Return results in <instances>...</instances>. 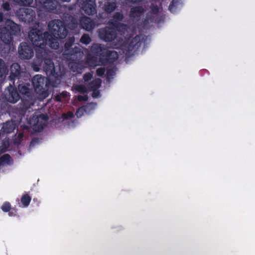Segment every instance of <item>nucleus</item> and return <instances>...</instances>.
<instances>
[{
	"mask_svg": "<svg viewBox=\"0 0 255 255\" xmlns=\"http://www.w3.org/2000/svg\"><path fill=\"white\" fill-rule=\"evenodd\" d=\"M20 30L19 25L10 19H6L4 25H0V39L4 44L5 52L9 51L13 36L17 35Z\"/></svg>",
	"mask_w": 255,
	"mask_h": 255,
	"instance_id": "1",
	"label": "nucleus"
},
{
	"mask_svg": "<svg viewBox=\"0 0 255 255\" xmlns=\"http://www.w3.org/2000/svg\"><path fill=\"white\" fill-rule=\"evenodd\" d=\"M75 42L74 36L69 37L64 44L63 57L72 62L79 61L83 57V52L81 49L77 46L71 48Z\"/></svg>",
	"mask_w": 255,
	"mask_h": 255,
	"instance_id": "2",
	"label": "nucleus"
},
{
	"mask_svg": "<svg viewBox=\"0 0 255 255\" xmlns=\"http://www.w3.org/2000/svg\"><path fill=\"white\" fill-rule=\"evenodd\" d=\"M49 26H52L53 36L57 39H64L67 35L68 31L64 22L60 19H55L49 23Z\"/></svg>",
	"mask_w": 255,
	"mask_h": 255,
	"instance_id": "3",
	"label": "nucleus"
},
{
	"mask_svg": "<svg viewBox=\"0 0 255 255\" xmlns=\"http://www.w3.org/2000/svg\"><path fill=\"white\" fill-rule=\"evenodd\" d=\"M32 83L35 92L43 97L48 96V86L45 83V77L40 75H36L32 78Z\"/></svg>",
	"mask_w": 255,
	"mask_h": 255,
	"instance_id": "4",
	"label": "nucleus"
},
{
	"mask_svg": "<svg viewBox=\"0 0 255 255\" xmlns=\"http://www.w3.org/2000/svg\"><path fill=\"white\" fill-rule=\"evenodd\" d=\"M47 32H43L37 28L32 27L28 32V38L33 46L43 45L45 40V34Z\"/></svg>",
	"mask_w": 255,
	"mask_h": 255,
	"instance_id": "5",
	"label": "nucleus"
},
{
	"mask_svg": "<svg viewBox=\"0 0 255 255\" xmlns=\"http://www.w3.org/2000/svg\"><path fill=\"white\" fill-rule=\"evenodd\" d=\"M17 16L19 21L30 23L35 19V12L31 8H22L17 12Z\"/></svg>",
	"mask_w": 255,
	"mask_h": 255,
	"instance_id": "6",
	"label": "nucleus"
},
{
	"mask_svg": "<svg viewBox=\"0 0 255 255\" xmlns=\"http://www.w3.org/2000/svg\"><path fill=\"white\" fill-rule=\"evenodd\" d=\"M18 53L20 59H30L34 55L33 47L30 43L21 42L18 47Z\"/></svg>",
	"mask_w": 255,
	"mask_h": 255,
	"instance_id": "7",
	"label": "nucleus"
},
{
	"mask_svg": "<svg viewBox=\"0 0 255 255\" xmlns=\"http://www.w3.org/2000/svg\"><path fill=\"white\" fill-rule=\"evenodd\" d=\"M18 90L20 94L23 98H30L33 96V90L31 81L29 79H25L24 81L22 79L18 80Z\"/></svg>",
	"mask_w": 255,
	"mask_h": 255,
	"instance_id": "8",
	"label": "nucleus"
},
{
	"mask_svg": "<svg viewBox=\"0 0 255 255\" xmlns=\"http://www.w3.org/2000/svg\"><path fill=\"white\" fill-rule=\"evenodd\" d=\"M98 32L100 38L105 42H111L117 36L116 31L113 28L107 26L100 28Z\"/></svg>",
	"mask_w": 255,
	"mask_h": 255,
	"instance_id": "9",
	"label": "nucleus"
},
{
	"mask_svg": "<svg viewBox=\"0 0 255 255\" xmlns=\"http://www.w3.org/2000/svg\"><path fill=\"white\" fill-rule=\"evenodd\" d=\"M141 45L140 37L136 35L128 43H126L124 50L126 55H132L134 52L138 50Z\"/></svg>",
	"mask_w": 255,
	"mask_h": 255,
	"instance_id": "10",
	"label": "nucleus"
},
{
	"mask_svg": "<svg viewBox=\"0 0 255 255\" xmlns=\"http://www.w3.org/2000/svg\"><path fill=\"white\" fill-rule=\"evenodd\" d=\"M81 5V9L85 13L93 15L97 13L95 0H79Z\"/></svg>",
	"mask_w": 255,
	"mask_h": 255,
	"instance_id": "11",
	"label": "nucleus"
},
{
	"mask_svg": "<svg viewBox=\"0 0 255 255\" xmlns=\"http://www.w3.org/2000/svg\"><path fill=\"white\" fill-rule=\"evenodd\" d=\"M4 98L7 102L14 104L19 100L20 96L16 88L10 85L5 91Z\"/></svg>",
	"mask_w": 255,
	"mask_h": 255,
	"instance_id": "12",
	"label": "nucleus"
},
{
	"mask_svg": "<svg viewBox=\"0 0 255 255\" xmlns=\"http://www.w3.org/2000/svg\"><path fill=\"white\" fill-rule=\"evenodd\" d=\"M41 64L42 65L43 69L47 76H58V73L56 72L54 62L50 58L45 59Z\"/></svg>",
	"mask_w": 255,
	"mask_h": 255,
	"instance_id": "13",
	"label": "nucleus"
},
{
	"mask_svg": "<svg viewBox=\"0 0 255 255\" xmlns=\"http://www.w3.org/2000/svg\"><path fill=\"white\" fill-rule=\"evenodd\" d=\"M33 105L32 97L30 98H24L21 99V103L17 105L16 108L17 113L21 116H23L25 114L26 111Z\"/></svg>",
	"mask_w": 255,
	"mask_h": 255,
	"instance_id": "14",
	"label": "nucleus"
},
{
	"mask_svg": "<svg viewBox=\"0 0 255 255\" xmlns=\"http://www.w3.org/2000/svg\"><path fill=\"white\" fill-rule=\"evenodd\" d=\"M33 105L32 97L30 98H24L21 99V103L17 105L16 108L17 113L21 116H23L25 114L26 111Z\"/></svg>",
	"mask_w": 255,
	"mask_h": 255,
	"instance_id": "15",
	"label": "nucleus"
},
{
	"mask_svg": "<svg viewBox=\"0 0 255 255\" xmlns=\"http://www.w3.org/2000/svg\"><path fill=\"white\" fill-rule=\"evenodd\" d=\"M41 7L47 12H54L58 5L57 0H39Z\"/></svg>",
	"mask_w": 255,
	"mask_h": 255,
	"instance_id": "16",
	"label": "nucleus"
},
{
	"mask_svg": "<svg viewBox=\"0 0 255 255\" xmlns=\"http://www.w3.org/2000/svg\"><path fill=\"white\" fill-rule=\"evenodd\" d=\"M124 18V14L121 12H116L114 14L112 17V23L114 26L117 29H120L121 28L125 29L127 25L124 23H121Z\"/></svg>",
	"mask_w": 255,
	"mask_h": 255,
	"instance_id": "17",
	"label": "nucleus"
},
{
	"mask_svg": "<svg viewBox=\"0 0 255 255\" xmlns=\"http://www.w3.org/2000/svg\"><path fill=\"white\" fill-rule=\"evenodd\" d=\"M10 75L9 78L10 80L14 81L16 79L19 81V80L21 79V77L20 76L21 74V67L19 64L17 63H14L12 64L10 68Z\"/></svg>",
	"mask_w": 255,
	"mask_h": 255,
	"instance_id": "18",
	"label": "nucleus"
},
{
	"mask_svg": "<svg viewBox=\"0 0 255 255\" xmlns=\"http://www.w3.org/2000/svg\"><path fill=\"white\" fill-rule=\"evenodd\" d=\"M34 46L36 47L35 49L36 57L39 64H42L45 59L49 57L48 54L45 49V46L41 45Z\"/></svg>",
	"mask_w": 255,
	"mask_h": 255,
	"instance_id": "19",
	"label": "nucleus"
},
{
	"mask_svg": "<svg viewBox=\"0 0 255 255\" xmlns=\"http://www.w3.org/2000/svg\"><path fill=\"white\" fill-rule=\"evenodd\" d=\"M80 25L83 29L87 31L92 30L95 27V22L91 18L83 16L80 19Z\"/></svg>",
	"mask_w": 255,
	"mask_h": 255,
	"instance_id": "20",
	"label": "nucleus"
},
{
	"mask_svg": "<svg viewBox=\"0 0 255 255\" xmlns=\"http://www.w3.org/2000/svg\"><path fill=\"white\" fill-rule=\"evenodd\" d=\"M107 48L99 43H94L91 48V53L96 56L103 58Z\"/></svg>",
	"mask_w": 255,
	"mask_h": 255,
	"instance_id": "21",
	"label": "nucleus"
},
{
	"mask_svg": "<svg viewBox=\"0 0 255 255\" xmlns=\"http://www.w3.org/2000/svg\"><path fill=\"white\" fill-rule=\"evenodd\" d=\"M46 38L45 42L43 43V45H48L50 47L54 49H57L59 47V44L58 42L53 37V35L49 34L48 32H46L45 34Z\"/></svg>",
	"mask_w": 255,
	"mask_h": 255,
	"instance_id": "22",
	"label": "nucleus"
},
{
	"mask_svg": "<svg viewBox=\"0 0 255 255\" xmlns=\"http://www.w3.org/2000/svg\"><path fill=\"white\" fill-rule=\"evenodd\" d=\"M118 6V2L116 0H107L104 1L102 8L106 13L110 14L114 12Z\"/></svg>",
	"mask_w": 255,
	"mask_h": 255,
	"instance_id": "23",
	"label": "nucleus"
},
{
	"mask_svg": "<svg viewBox=\"0 0 255 255\" xmlns=\"http://www.w3.org/2000/svg\"><path fill=\"white\" fill-rule=\"evenodd\" d=\"M118 58V53L114 50H111L106 49L103 59H104L106 62L112 63Z\"/></svg>",
	"mask_w": 255,
	"mask_h": 255,
	"instance_id": "24",
	"label": "nucleus"
},
{
	"mask_svg": "<svg viewBox=\"0 0 255 255\" xmlns=\"http://www.w3.org/2000/svg\"><path fill=\"white\" fill-rule=\"evenodd\" d=\"M144 9L141 6L133 7L130 9L129 16L131 18H138L144 12Z\"/></svg>",
	"mask_w": 255,
	"mask_h": 255,
	"instance_id": "25",
	"label": "nucleus"
},
{
	"mask_svg": "<svg viewBox=\"0 0 255 255\" xmlns=\"http://www.w3.org/2000/svg\"><path fill=\"white\" fill-rule=\"evenodd\" d=\"M2 128L5 133H10L15 129V125L12 122L8 121L3 125Z\"/></svg>",
	"mask_w": 255,
	"mask_h": 255,
	"instance_id": "26",
	"label": "nucleus"
},
{
	"mask_svg": "<svg viewBox=\"0 0 255 255\" xmlns=\"http://www.w3.org/2000/svg\"><path fill=\"white\" fill-rule=\"evenodd\" d=\"M101 84V80L100 79H96L89 84V88L91 91H96L100 88Z\"/></svg>",
	"mask_w": 255,
	"mask_h": 255,
	"instance_id": "27",
	"label": "nucleus"
},
{
	"mask_svg": "<svg viewBox=\"0 0 255 255\" xmlns=\"http://www.w3.org/2000/svg\"><path fill=\"white\" fill-rule=\"evenodd\" d=\"M8 73V69L4 61L0 58V78L5 77Z\"/></svg>",
	"mask_w": 255,
	"mask_h": 255,
	"instance_id": "28",
	"label": "nucleus"
},
{
	"mask_svg": "<svg viewBox=\"0 0 255 255\" xmlns=\"http://www.w3.org/2000/svg\"><path fill=\"white\" fill-rule=\"evenodd\" d=\"M31 200V197L27 194H25L21 198V202L24 207H26L29 205Z\"/></svg>",
	"mask_w": 255,
	"mask_h": 255,
	"instance_id": "29",
	"label": "nucleus"
},
{
	"mask_svg": "<svg viewBox=\"0 0 255 255\" xmlns=\"http://www.w3.org/2000/svg\"><path fill=\"white\" fill-rule=\"evenodd\" d=\"M11 158L9 154H4L0 157V166L4 163L9 164Z\"/></svg>",
	"mask_w": 255,
	"mask_h": 255,
	"instance_id": "30",
	"label": "nucleus"
},
{
	"mask_svg": "<svg viewBox=\"0 0 255 255\" xmlns=\"http://www.w3.org/2000/svg\"><path fill=\"white\" fill-rule=\"evenodd\" d=\"M179 3V0H172L169 6V10L171 12H175L177 6Z\"/></svg>",
	"mask_w": 255,
	"mask_h": 255,
	"instance_id": "31",
	"label": "nucleus"
},
{
	"mask_svg": "<svg viewBox=\"0 0 255 255\" xmlns=\"http://www.w3.org/2000/svg\"><path fill=\"white\" fill-rule=\"evenodd\" d=\"M91 40H92L91 38L89 36V34H84L82 36V37L80 40V41L83 44H84L85 45H88L91 42Z\"/></svg>",
	"mask_w": 255,
	"mask_h": 255,
	"instance_id": "32",
	"label": "nucleus"
},
{
	"mask_svg": "<svg viewBox=\"0 0 255 255\" xmlns=\"http://www.w3.org/2000/svg\"><path fill=\"white\" fill-rule=\"evenodd\" d=\"M1 9L4 11H8L11 10V7L8 1H5L1 5Z\"/></svg>",
	"mask_w": 255,
	"mask_h": 255,
	"instance_id": "33",
	"label": "nucleus"
},
{
	"mask_svg": "<svg viewBox=\"0 0 255 255\" xmlns=\"http://www.w3.org/2000/svg\"><path fill=\"white\" fill-rule=\"evenodd\" d=\"M1 209L4 212H8L11 209L10 204L8 202H5L1 207Z\"/></svg>",
	"mask_w": 255,
	"mask_h": 255,
	"instance_id": "34",
	"label": "nucleus"
},
{
	"mask_svg": "<svg viewBox=\"0 0 255 255\" xmlns=\"http://www.w3.org/2000/svg\"><path fill=\"white\" fill-rule=\"evenodd\" d=\"M75 89L77 91L81 93H84L87 92L86 87L83 85H77Z\"/></svg>",
	"mask_w": 255,
	"mask_h": 255,
	"instance_id": "35",
	"label": "nucleus"
},
{
	"mask_svg": "<svg viewBox=\"0 0 255 255\" xmlns=\"http://www.w3.org/2000/svg\"><path fill=\"white\" fill-rule=\"evenodd\" d=\"M105 68L104 67H100L97 69L96 74L99 77H103L105 75Z\"/></svg>",
	"mask_w": 255,
	"mask_h": 255,
	"instance_id": "36",
	"label": "nucleus"
},
{
	"mask_svg": "<svg viewBox=\"0 0 255 255\" xmlns=\"http://www.w3.org/2000/svg\"><path fill=\"white\" fill-rule=\"evenodd\" d=\"M92 74L90 72H88L83 75V80L85 82H88L92 78Z\"/></svg>",
	"mask_w": 255,
	"mask_h": 255,
	"instance_id": "37",
	"label": "nucleus"
},
{
	"mask_svg": "<svg viewBox=\"0 0 255 255\" xmlns=\"http://www.w3.org/2000/svg\"><path fill=\"white\" fill-rule=\"evenodd\" d=\"M88 99V96L87 95H79L78 96V101H87Z\"/></svg>",
	"mask_w": 255,
	"mask_h": 255,
	"instance_id": "38",
	"label": "nucleus"
},
{
	"mask_svg": "<svg viewBox=\"0 0 255 255\" xmlns=\"http://www.w3.org/2000/svg\"><path fill=\"white\" fill-rule=\"evenodd\" d=\"M151 12L153 14H157L159 12V8L157 6H153L151 8Z\"/></svg>",
	"mask_w": 255,
	"mask_h": 255,
	"instance_id": "39",
	"label": "nucleus"
},
{
	"mask_svg": "<svg viewBox=\"0 0 255 255\" xmlns=\"http://www.w3.org/2000/svg\"><path fill=\"white\" fill-rule=\"evenodd\" d=\"M93 92L92 93V97L93 98H97L100 95V92L97 90L96 91H93Z\"/></svg>",
	"mask_w": 255,
	"mask_h": 255,
	"instance_id": "40",
	"label": "nucleus"
},
{
	"mask_svg": "<svg viewBox=\"0 0 255 255\" xmlns=\"http://www.w3.org/2000/svg\"><path fill=\"white\" fill-rule=\"evenodd\" d=\"M4 15L3 13L1 11H0V23L4 21L5 19Z\"/></svg>",
	"mask_w": 255,
	"mask_h": 255,
	"instance_id": "41",
	"label": "nucleus"
},
{
	"mask_svg": "<svg viewBox=\"0 0 255 255\" xmlns=\"http://www.w3.org/2000/svg\"><path fill=\"white\" fill-rule=\"evenodd\" d=\"M114 73V71L112 69H108L107 72V74L108 76H112Z\"/></svg>",
	"mask_w": 255,
	"mask_h": 255,
	"instance_id": "42",
	"label": "nucleus"
},
{
	"mask_svg": "<svg viewBox=\"0 0 255 255\" xmlns=\"http://www.w3.org/2000/svg\"><path fill=\"white\" fill-rule=\"evenodd\" d=\"M55 100L57 102H61V95H57L55 96Z\"/></svg>",
	"mask_w": 255,
	"mask_h": 255,
	"instance_id": "43",
	"label": "nucleus"
},
{
	"mask_svg": "<svg viewBox=\"0 0 255 255\" xmlns=\"http://www.w3.org/2000/svg\"><path fill=\"white\" fill-rule=\"evenodd\" d=\"M38 141V139L37 138H33L32 139L31 141V142H30V144H34L36 142H37Z\"/></svg>",
	"mask_w": 255,
	"mask_h": 255,
	"instance_id": "44",
	"label": "nucleus"
},
{
	"mask_svg": "<svg viewBox=\"0 0 255 255\" xmlns=\"http://www.w3.org/2000/svg\"><path fill=\"white\" fill-rule=\"evenodd\" d=\"M80 110H81V109H79L76 111V115H77V116L78 117H80V116H81V115H80V116H79V112H80Z\"/></svg>",
	"mask_w": 255,
	"mask_h": 255,
	"instance_id": "45",
	"label": "nucleus"
},
{
	"mask_svg": "<svg viewBox=\"0 0 255 255\" xmlns=\"http://www.w3.org/2000/svg\"><path fill=\"white\" fill-rule=\"evenodd\" d=\"M68 116L71 118L73 117V114L71 112H69L68 113Z\"/></svg>",
	"mask_w": 255,
	"mask_h": 255,
	"instance_id": "46",
	"label": "nucleus"
},
{
	"mask_svg": "<svg viewBox=\"0 0 255 255\" xmlns=\"http://www.w3.org/2000/svg\"><path fill=\"white\" fill-rule=\"evenodd\" d=\"M60 95H61V96H62L63 97H66L67 96V94L64 92L61 93Z\"/></svg>",
	"mask_w": 255,
	"mask_h": 255,
	"instance_id": "47",
	"label": "nucleus"
},
{
	"mask_svg": "<svg viewBox=\"0 0 255 255\" xmlns=\"http://www.w3.org/2000/svg\"><path fill=\"white\" fill-rule=\"evenodd\" d=\"M18 137H19L20 138H22L23 137V134L22 133H19L18 134Z\"/></svg>",
	"mask_w": 255,
	"mask_h": 255,
	"instance_id": "48",
	"label": "nucleus"
},
{
	"mask_svg": "<svg viewBox=\"0 0 255 255\" xmlns=\"http://www.w3.org/2000/svg\"><path fill=\"white\" fill-rule=\"evenodd\" d=\"M62 1L64 2H69L71 0H61Z\"/></svg>",
	"mask_w": 255,
	"mask_h": 255,
	"instance_id": "49",
	"label": "nucleus"
},
{
	"mask_svg": "<svg viewBox=\"0 0 255 255\" xmlns=\"http://www.w3.org/2000/svg\"><path fill=\"white\" fill-rule=\"evenodd\" d=\"M43 119H47V117L45 116V118H43Z\"/></svg>",
	"mask_w": 255,
	"mask_h": 255,
	"instance_id": "50",
	"label": "nucleus"
}]
</instances>
